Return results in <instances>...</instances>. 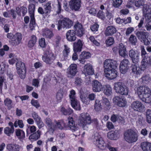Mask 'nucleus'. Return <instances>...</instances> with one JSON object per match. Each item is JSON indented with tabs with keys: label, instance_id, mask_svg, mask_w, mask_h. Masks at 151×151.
Returning a JSON list of instances; mask_svg holds the SVG:
<instances>
[{
	"label": "nucleus",
	"instance_id": "nucleus-1",
	"mask_svg": "<svg viewBox=\"0 0 151 151\" xmlns=\"http://www.w3.org/2000/svg\"><path fill=\"white\" fill-rule=\"evenodd\" d=\"M104 75L109 79H113L117 76L115 70L117 67L116 61L112 59L106 60L104 63Z\"/></svg>",
	"mask_w": 151,
	"mask_h": 151
},
{
	"label": "nucleus",
	"instance_id": "nucleus-2",
	"mask_svg": "<svg viewBox=\"0 0 151 151\" xmlns=\"http://www.w3.org/2000/svg\"><path fill=\"white\" fill-rule=\"evenodd\" d=\"M135 91L142 101L148 104L151 102V91L149 87L140 86L137 88Z\"/></svg>",
	"mask_w": 151,
	"mask_h": 151
},
{
	"label": "nucleus",
	"instance_id": "nucleus-3",
	"mask_svg": "<svg viewBox=\"0 0 151 151\" xmlns=\"http://www.w3.org/2000/svg\"><path fill=\"white\" fill-rule=\"evenodd\" d=\"M124 137V140L129 143L136 142L138 140V132L135 130L128 129L125 132Z\"/></svg>",
	"mask_w": 151,
	"mask_h": 151
},
{
	"label": "nucleus",
	"instance_id": "nucleus-4",
	"mask_svg": "<svg viewBox=\"0 0 151 151\" xmlns=\"http://www.w3.org/2000/svg\"><path fill=\"white\" fill-rule=\"evenodd\" d=\"M91 122V117L88 113H83L80 114L78 120V124L80 126L83 128Z\"/></svg>",
	"mask_w": 151,
	"mask_h": 151
},
{
	"label": "nucleus",
	"instance_id": "nucleus-5",
	"mask_svg": "<svg viewBox=\"0 0 151 151\" xmlns=\"http://www.w3.org/2000/svg\"><path fill=\"white\" fill-rule=\"evenodd\" d=\"M93 142L98 148L102 150H106L108 145L105 143L100 135L97 133L94 134Z\"/></svg>",
	"mask_w": 151,
	"mask_h": 151
},
{
	"label": "nucleus",
	"instance_id": "nucleus-6",
	"mask_svg": "<svg viewBox=\"0 0 151 151\" xmlns=\"http://www.w3.org/2000/svg\"><path fill=\"white\" fill-rule=\"evenodd\" d=\"M114 89L115 92L122 95H127L129 91L127 88L121 82H117L114 84Z\"/></svg>",
	"mask_w": 151,
	"mask_h": 151
},
{
	"label": "nucleus",
	"instance_id": "nucleus-7",
	"mask_svg": "<svg viewBox=\"0 0 151 151\" xmlns=\"http://www.w3.org/2000/svg\"><path fill=\"white\" fill-rule=\"evenodd\" d=\"M56 58V56L53 54L51 50H46L42 57V60L47 64H51Z\"/></svg>",
	"mask_w": 151,
	"mask_h": 151
},
{
	"label": "nucleus",
	"instance_id": "nucleus-8",
	"mask_svg": "<svg viewBox=\"0 0 151 151\" xmlns=\"http://www.w3.org/2000/svg\"><path fill=\"white\" fill-rule=\"evenodd\" d=\"M72 22L68 18H64L61 21H59L58 22V29L60 30L62 28H69L73 25Z\"/></svg>",
	"mask_w": 151,
	"mask_h": 151
},
{
	"label": "nucleus",
	"instance_id": "nucleus-9",
	"mask_svg": "<svg viewBox=\"0 0 151 151\" xmlns=\"http://www.w3.org/2000/svg\"><path fill=\"white\" fill-rule=\"evenodd\" d=\"M129 56L132 62L137 64L140 60V53L136 50H131L129 52Z\"/></svg>",
	"mask_w": 151,
	"mask_h": 151
},
{
	"label": "nucleus",
	"instance_id": "nucleus-10",
	"mask_svg": "<svg viewBox=\"0 0 151 151\" xmlns=\"http://www.w3.org/2000/svg\"><path fill=\"white\" fill-rule=\"evenodd\" d=\"M136 35L139 39L143 42L145 45H148L150 43V41L147 39L149 35L147 32L138 31L136 33Z\"/></svg>",
	"mask_w": 151,
	"mask_h": 151
},
{
	"label": "nucleus",
	"instance_id": "nucleus-11",
	"mask_svg": "<svg viewBox=\"0 0 151 151\" xmlns=\"http://www.w3.org/2000/svg\"><path fill=\"white\" fill-rule=\"evenodd\" d=\"M113 100L115 104L120 107H125L127 103L126 99L122 96H115L113 98Z\"/></svg>",
	"mask_w": 151,
	"mask_h": 151
},
{
	"label": "nucleus",
	"instance_id": "nucleus-12",
	"mask_svg": "<svg viewBox=\"0 0 151 151\" xmlns=\"http://www.w3.org/2000/svg\"><path fill=\"white\" fill-rule=\"evenodd\" d=\"M77 72V65L75 64H71L67 70L66 74L68 77L73 78Z\"/></svg>",
	"mask_w": 151,
	"mask_h": 151
},
{
	"label": "nucleus",
	"instance_id": "nucleus-13",
	"mask_svg": "<svg viewBox=\"0 0 151 151\" xmlns=\"http://www.w3.org/2000/svg\"><path fill=\"white\" fill-rule=\"evenodd\" d=\"M131 107L134 110L139 112H142L144 110L145 106L141 102L136 101L132 102Z\"/></svg>",
	"mask_w": 151,
	"mask_h": 151
},
{
	"label": "nucleus",
	"instance_id": "nucleus-14",
	"mask_svg": "<svg viewBox=\"0 0 151 151\" xmlns=\"http://www.w3.org/2000/svg\"><path fill=\"white\" fill-rule=\"evenodd\" d=\"M130 63L129 60L126 59H124L121 62L119 66L120 70L122 74H125L129 68Z\"/></svg>",
	"mask_w": 151,
	"mask_h": 151
},
{
	"label": "nucleus",
	"instance_id": "nucleus-15",
	"mask_svg": "<svg viewBox=\"0 0 151 151\" xmlns=\"http://www.w3.org/2000/svg\"><path fill=\"white\" fill-rule=\"evenodd\" d=\"M81 0H71L69 2V5L72 10L77 11L81 7Z\"/></svg>",
	"mask_w": 151,
	"mask_h": 151
},
{
	"label": "nucleus",
	"instance_id": "nucleus-16",
	"mask_svg": "<svg viewBox=\"0 0 151 151\" xmlns=\"http://www.w3.org/2000/svg\"><path fill=\"white\" fill-rule=\"evenodd\" d=\"M92 89L93 92H99L103 89V86L101 83L98 81H94L92 83Z\"/></svg>",
	"mask_w": 151,
	"mask_h": 151
},
{
	"label": "nucleus",
	"instance_id": "nucleus-17",
	"mask_svg": "<svg viewBox=\"0 0 151 151\" xmlns=\"http://www.w3.org/2000/svg\"><path fill=\"white\" fill-rule=\"evenodd\" d=\"M45 122L48 127V132L51 134H53V129L54 128L55 126H54V121H52L51 119L47 117L45 119Z\"/></svg>",
	"mask_w": 151,
	"mask_h": 151
},
{
	"label": "nucleus",
	"instance_id": "nucleus-18",
	"mask_svg": "<svg viewBox=\"0 0 151 151\" xmlns=\"http://www.w3.org/2000/svg\"><path fill=\"white\" fill-rule=\"evenodd\" d=\"M68 126L73 132H74L78 130L77 125L75 124L74 121L72 117L69 116L68 118Z\"/></svg>",
	"mask_w": 151,
	"mask_h": 151
},
{
	"label": "nucleus",
	"instance_id": "nucleus-19",
	"mask_svg": "<svg viewBox=\"0 0 151 151\" xmlns=\"http://www.w3.org/2000/svg\"><path fill=\"white\" fill-rule=\"evenodd\" d=\"M55 128L53 129V133L55 130L57 128L62 129L66 127V124L64 122L63 120H60L58 121L54 120Z\"/></svg>",
	"mask_w": 151,
	"mask_h": 151
},
{
	"label": "nucleus",
	"instance_id": "nucleus-20",
	"mask_svg": "<svg viewBox=\"0 0 151 151\" xmlns=\"http://www.w3.org/2000/svg\"><path fill=\"white\" fill-rule=\"evenodd\" d=\"M116 29L114 26H110L106 27L104 34L106 36H111L116 33Z\"/></svg>",
	"mask_w": 151,
	"mask_h": 151
},
{
	"label": "nucleus",
	"instance_id": "nucleus-21",
	"mask_svg": "<svg viewBox=\"0 0 151 151\" xmlns=\"http://www.w3.org/2000/svg\"><path fill=\"white\" fill-rule=\"evenodd\" d=\"M91 55L89 52L83 51L79 55V60L81 63L84 64L86 62L85 59L90 58Z\"/></svg>",
	"mask_w": 151,
	"mask_h": 151
},
{
	"label": "nucleus",
	"instance_id": "nucleus-22",
	"mask_svg": "<svg viewBox=\"0 0 151 151\" xmlns=\"http://www.w3.org/2000/svg\"><path fill=\"white\" fill-rule=\"evenodd\" d=\"M22 39V35L20 33H16L13 35L12 40V44L13 45H17L20 43Z\"/></svg>",
	"mask_w": 151,
	"mask_h": 151
},
{
	"label": "nucleus",
	"instance_id": "nucleus-23",
	"mask_svg": "<svg viewBox=\"0 0 151 151\" xmlns=\"http://www.w3.org/2000/svg\"><path fill=\"white\" fill-rule=\"evenodd\" d=\"M75 34L76 33L74 30H68L66 33V39L70 41H74L76 38Z\"/></svg>",
	"mask_w": 151,
	"mask_h": 151
},
{
	"label": "nucleus",
	"instance_id": "nucleus-24",
	"mask_svg": "<svg viewBox=\"0 0 151 151\" xmlns=\"http://www.w3.org/2000/svg\"><path fill=\"white\" fill-rule=\"evenodd\" d=\"M70 49L69 47L66 45H64V49L62 52L63 58L61 59V60L63 61L67 59L70 53Z\"/></svg>",
	"mask_w": 151,
	"mask_h": 151
},
{
	"label": "nucleus",
	"instance_id": "nucleus-25",
	"mask_svg": "<svg viewBox=\"0 0 151 151\" xmlns=\"http://www.w3.org/2000/svg\"><path fill=\"white\" fill-rule=\"evenodd\" d=\"M83 72L86 74L92 75L94 73V70L91 65L87 64L84 67Z\"/></svg>",
	"mask_w": 151,
	"mask_h": 151
},
{
	"label": "nucleus",
	"instance_id": "nucleus-26",
	"mask_svg": "<svg viewBox=\"0 0 151 151\" xmlns=\"http://www.w3.org/2000/svg\"><path fill=\"white\" fill-rule=\"evenodd\" d=\"M82 41L80 40H78L77 42H75L73 45L74 52H80L83 46Z\"/></svg>",
	"mask_w": 151,
	"mask_h": 151
},
{
	"label": "nucleus",
	"instance_id": "nucleus-27",
	"mask_svg": "<svg viewBox=\"0 0 151 151\" xmlns=\"http://www.w3.org/2000/svg\"><path fill=\"white\" fill-rule=\"evenodd\" d=\"M118 51L120 56L124 57L127 55V52L125 46L122 43L119 45Z\"/></svg>",
	"mask_w": 151,
	"mask_h": 151
},
{
	"label": "nucleus",
	"instance_id": "nucleus-28",
	"mask_svg": "<svg viewBox=\"0 0 151 151\" xmlns=\"http://www.w3.org/2000/svg\"><path fill=\"white\" fill-rule=\"evenodd\" d=\"M72 107L76 110L81 109V106L79 102L76 99L70 101Z\"/></svg>",
	"mask_w": 151,
	"mask_h": 151
},
{
	"label": "nucleus",
	"instance_id": "nucleus-29",
	"mask_svg": "<svg viewBox=\"0 0 151 151\" xmlns=\"http://www.w3.org/2000/svg\"><path fill=\"white\" fill-rule=\"evenodd\" d=\"M119 137V133L117 131H110L107 133V137L111 139H116Z\"/></svg>",
	"mask_w": 151,
	"mask_h": 151
},
{
	"label": "nucleus",
	"instance_id": "nucleus-30",
	"mask_svg": "<svg viewBox=\"0 0 151 151\" xmlns=\"http://www.w3.org/2000/svg\"><path fill=\"white\" fill-rule=\"evenodd\" d=\"M6 147L10 151H19L20 147L17 145L9 144L7 145Z\"/></svg>",
	"mask_w": 151,
	"mask_h": 151
},
{
	"label": "nucleus",
	"instance_id": "nucleus-31",
	"mask_svg": "<svg viewBox=\"0 0 151 151\" xmlns=\"http://www.w3.org/2000/svg\"><path fill=\"white\" fill-rule=\"evenodd\" d=\"M132 73L137 75H140L143 71L141 69L140 67L138 66L137 64L132 65Z\"/></svg>",
	"mask_w": 151,
	"mask_h": 151
},
{
	"label": "nucleus",
	"instance_id": "nucleus-32",
	"mask_svg": "<svg viewBox=\"0 0 151 151\" xmlns=\"http://www.w3.org/2000/svg\"><path fill=\"white\" fill-rule=\"evenodd\" d=\"M37 40V38L35 35H32L31 36L28 42V47L29 48H32L33 47L35 44Z\"/></svg>",
	"mask_w": 151,
	"mask_h": 151
},
{
	"label": "nucleus",
	"instance_id": "nucleus-33",
	"mask_svg": "<svg viewBox=\"0 0 151 151\" xmlns=\"http://www.w3.org/2000/svg\"><path fill=\"white\" fill-rule=\"evenodd\" d=\"M9 58H10L9 60V63L11 65L14 64L18 60V59L17 56L12 53H10L9 55Z\"/></svg>",
	"mask_w": 151,
	"mask_h": 151
},
{
	"label": "nucleus",
	"instance_id": "nucleus-34",
	"mask_svg": "<svg viewBox=\"0 0 151 151\" xmlns=\"http://www.w3.org/2000/svg\"><path fill=\"white\" fill-rule=\"evenodd\" d=\"M104 92L105 95L109 96L112 94V89L110 86L106 85L104 86Z\"/></svg>",
	"mask_w": 151,
	"mask_h": 151
},
{
	"label": "nucleus",
	"instance_id": "nucleus-35",
	"mask_svg": "<svg viewBox=\"0 0 151 151\" xmlns=\"http://www.w3.org/2000/svg\"><path fill=\"white\" fill-rule=\"evenodd\" d=\"M14 132V129L10 128L9 127H5L4 130V133L6 135L9 136L11 134L13 133Z\"/></svg>",
	"mask_w": 151,
	"mask_h": 151
},
{
	"label": "nucleus",
	"instance_id": "nucleus-36",
	"mask_svg": "<svg viewBox=\"0 0 151 151\" xmlns=\"http://www.w3.org/2000/svg\"><path fill=\"white\" fill-rule=\"evenodd\" d=\"M94 109L97 111H99L102 109V105L99 100H96L94 105Z\"/></svg>",
	"mask_w": 151,
	"mask_h": 151
},
{
	"label": "nucleus",
	"instance_id": "nucleus-37",
	"mask_svg": "<svg viewBox=\"0 0 151 151\" xmlns=\"http://www.w3.org/2000/svg\"><path fill=\"white\" fill-rule=\"evenodd\" d=\"M142 11L143 14L145 15L151 9V4L148 3L143 6Z\"/></svg>",
	"mask_w": 151,
	"mask_h": 151
},
{
	"label": "nucleus",
	"instance_id": "nucleus-38",
	"mask_svg": "<svg viewBox=\"0 0 151 151\" xmlns=\"http://www.w3.org/2000/svg\"><path fill=\"white\" fill-rule=\"evenodd\" d=\"M35 5L33 4H31L29 5V6L28 11L29 13L30 17H34V11L35 9Z\"/></svg>",
	"mask_w": 151,
	"mask_h": 151
},
{
	"label": "nucleus",
	"instance_id": "nucleus-39",
	"mask_svg": "<svg viewBox=\"0 0 151 151\" xmlns=\"http://www.w3.org/2000/svg\"><path fill=\"white\" fill-rule=\"evenodd\" d=\"M150 143L147 141L143 142L140 144V147L143 151H146Z\"/></svg>",
	"mask_w": 151,
	"mask_h": 151
},
{
	"label": "nucleus",
	"instance_id": "nucleus-40",
	"mask_svg": "<svg viewBox=\"0 0 151 151\" xmlns=\"http://www.w3.org/2000/svg\"><path fill=\"white\" fill-rule=\"evenodd\" d=\"M51 3L47 2L44 6L45 14L46 15H48L50 12L51 9Z\"/></svg>",
	"mask_w": 151,
	"mask_h": 151
},
{
	"label": "nucleus",
	"instance_id": "nucleus-41",
	"mask_svg": "<svg viewBox=\"0 0 151 151\" xmlns=\"http://www.w3.org/2000/svg\"><path fill=\"white\" fill-rule=\"evenodd\" d=\"M16 136L19 138H23L25 137V134L24 131L19 129H16L15 130Z\"/></svg>",
	"mask_w": 151,
	"mask_h": 151
},
{
	"label": "nucleus",
	"instance_id": "nucleus-42",
	"mask_svg": "<svg viewBox=\"0 0 151 151\" xmlns=\"http://www.w3.org/2000/svg\"><path fill=\"white\" fill-rule=\"evenodd\" d=\"M41 132L39 130L30 135L29 137L30 139H32L35 140H37L40 137Z\"/></svg>",
	"mask_w": 151,
	"mask_h": 151
},
{
	"label": "nucleus",
	"instance_id": "nucleus-43",
	"mask_svg": "<svg viewBox=\"0 0 151 151\" xmlns=\"http://www.w3.org/2000/svg\"><path fill=\"white\" fill-rule=\"evenodd\" d=\"M61 111L62 113L64 115H70L73 112V110L71 109H66L63 107L61 108Z\"/></svg>",
	"mask_w": 151,
	"mask_h": 151
},
{
	"label": "nucleus",
	"instance_id": "nucleus-44",
	"mask_svg": "<svg viewBox=\"0 0 151 151\" xmlns=\"http://www.w3.org/2000/svg\"><path fill=\"white\" fill-rule=\"evenodd\" d=\"M30 18L31 20L29 24V28L31 30H33L35 29L37 26L35 23V17Z\"/></svg>",
	"mask_w": 151,
	"mask_h": 151
},
{
	"label": "nucleus",
	"instance_id": "nucleus-45",
	"mask_svg": "<svg viewBox=\"0 0 151 151\" xmlns=\"http://www.w3.org/2000/svg\"><path fill=\"white\" fill-rule=\"evenodd\" d=\"M16 66L17 71L25 68L24 63L20 61H19L16 63Z\"/></svg>",
	"mask_w": 151,
	"mask_h": 151
},
{
	"label": "nucleus",
	"instance_id": "nucleus-46",
	"mask_svg": "<svg viewBox=\"0 0 151 151\" xmlns=\"http://www.w3.org/2000/svg\"><path fill=\"white\" fill-rule=\"evenodd\" d=\"M122 118L120 116H119L115 114H113L111 116V119L113 122H115L117 121L119 122H121Z\"/></svg>",
	"mask_w": 151,
	"mask_h": 151
},
{
	"label": "nucleus",
	"instance_id": "nucleus-47",
	"mask_svg": "<svg viewBox=\"0 0 151 151\" xmlns=\"http://www.w3.org/2000/svg\"><path fill=\"white\" fill-rule=\"evenodd\" d=\"M36 130V128L34 126H29L26 129L27 133L29 134L30 133L35 132Z\"/></svg>",
	"mask_w": 151,
	"mask_h": 151
},
{
	"label": "nucleus",
	"instance_id": "nucleus-48",
	"mask_svg": "<svg viewBox=\"0 0 151 151\" xmlns=\"http://www.w3.org/2000/svg\"><path fill=\"white\" fill-rule=\"evenodd\" d=\"M4 104L8 109H10L12 107V101L9 98H6L4 101Z\"/></svg>",
	"mask_w": 151,
	"mask_h": 151
},
{
	"label": "nucleus",
	"instance_id": "nucleus-49",
	"mask_svg": "<svg viewBox=\"0 0 151 151\" xmlns=\"http://www.w3.org/2000/svg\"><path fill=\"white\" fill-rule=\"evenodd\" d=\"M14 126L15 127H17L18 126L19 128H22L24 125L22 120H17L14 122Z\"/></svg>",
	"mask_w": 151,
	"mask_h": 151
},
{
	"label": "nucleus",
	"instance_id": "nucleus-50",
	"mask_svg": "<svg viewBox=\"0 0 151 151\" xmlns=\"http://www.w3.org/2000/svg\"><path fill=\"white\" fill-rule=\"evenodd\" d=\"M129 41L132 45H135L137 41L136 37L135 35H131L129 38Z\"/></svg>",
	"mask_w": 151,
	"mask_h": 151
},
{
	"label": "nucleus",
	"instance_id": "nucleus-51",
	"mask_svg": "<svg viewBox=\"0 0 151 151\" xmlns=\"http://www.w3.org/2000/svg\"><path fill=\"white\" fill-rule=\"evenodd\" d=\"M145 2L144 0H137L134 2V5L137 8H140L141 6H143L145 5Z\"/></svg>",
	"mask_w": 151,
	"mask_h": 151
},
{
	"label": "nucleus",
	"instance_id": "nucleus-52",
	"mask_svg": "<svg viewBox=\"0 0 151 151\" xmlns=\"http://www.w3.org/2000/svg\"><path fill=\"white\" fill-rule=\"evenodd\" d=\"M146 121L149 123L151 122V110L148 109L146 112Z\"/></svg>",
	"mask_w": 151,
	"mask_h": 151
},
{
	"label": "nucleus",
	"instance_id": "nucleus-53",
	"mask_svg": "<svg viewBox=\"0 0 151 151\" xmlns=\"http://www.w3.org/2000/svg\"><path fill=\"white\" fill-rule=\"evenodd\" d=\"M53 35L52 32L50 30L47 29L45 30L43 33V36L46 37L50 38Z\"/></svg>",
	"mask_w": 151,
	"mask_h": 151
},
{
	"label": "nucleus",
	"instance_id": "nucleus-54",
	"mask_svg": "<svg viewBox=\"0 0 151 151\" xmlns=\"http://www.w3.org/2000/svg\"><path fill=\"white\" fill-rule=\"evenodd\" d=\"M17 72L21 78L24 79L25 78L26 73L25 68L18 71Z\"/></svg>",
	"mask_w": 151,
	"mask_h": 151
},
{
	"label": "nucleus",
	"instance_id": "nucleus-55",
	"mask_svg": "<svg viewBox=\"0 0 151 151\" xmlns=\"http://www.w3.org/2000/svg\"><path fill=\"white\" fill-rule=\"evenodd\" d=\"M69 96L70 101L76 99L75 91L73 89L70 91Z\"/></svg>",
	"mask_w": 151,
	"mask_h": 151
},
{
	"label": "nucleus",
	"instance_id": "nucleus-56",
	"mask_svg": "<svg viewBox=\"0 0 151 151\" xmlns=\"http://www.w3.org/2000/svg\"><path fill=\"white\" fill-rule=\"evenodd\" d=\"M114 42V40L112 37L108 38L106 40L105 43L108 46L112 45Z\"/></svg>",
	"mask_w": 151,
	"mask_h": 151
},
{
	"label": "nucleus",
	"instance_id": "nucleus-57",
	"mask_svg": "<svg viewBox=\"0 0 151 151\" xmlns=\"http://www.w3.org/2000/svg\"><path fill=\"white\" fill-rule=\"evenodd\" d=\"M122 0H113V3L112 4L113 6L114 7H118L122 4Z\"/></svg>",
	"mask_w": 151,
	"mask_h": 151
},
{
	"label": "nucleus",
	"instance_id": "nucleus-58",
	"mask_svg": "<svg viewBox=\"0 0 151 151\" xmlns=\"http://www.w3.org/2000/svg\"><path fill=\"white\" fill-rule=\"evenodd\" d=\"M102 105L108 109L110 106V102L109 100L106 98H103L102 100Z\"/></svg>",
	"mask_w": 151,
	"mask_h": 151
},
{
	"label": "nucleus",
	"instance_id": "nucleus-59",
	"mask_svg": "<svg viewBox=\"0 0 151 151\" xmlns=\"http://www.w3.org/2000/svg\"><path fill=\"white\" fill-rule=\"evenodd\" d=\"M5 66L4 62H0V74H3L4 73L5 70Z\"/></svg>",
	"mask_w": 151,
	"mask_h": 151
},
{
	"label": "nucleus",
	"instance_id": "nucleus-60",
	"mask_svg": "<svg viewBox=\"0 0 151 151\" xmlns=\"http://www.w3.org/2000/svg\"><path fill=\"white\" fill-rule=\"evenodd\" d=\"M31 104L33 106L36 108H38L40 106L39 103L37 100L32 99L31 101Z\"/></svg>",
	"mask_w": 151,
	"mask_h": 151
},
{
	"label": "nucleus",
	"instance_id": "nucleus-61",
	"mask_svg": "<svg viewBox=\"0 0 151 151\" xmlns=\"http://www.w3.org/2000/svg\"><path fill=\"white\" fill-rule=\"evenodd\" d=\"M35 122H36L37 127L39 129L44 127V124L42 121L41 118L40 119H39L35 121Z\"/></svg>",
	"mask_w": 151,
	"mask_h": 151
},
{
	"label": "nucleus",
	"instance_id": "nucleus-62",
	"mask_svg": "<svg viewBox=\"0 0 151 151\" xmlns=\"http://www.w3.org/2000/svg\"><path fill=\"white\" fill-rule=\"evenodd\" d=\"M83 84V81L79 78H75V84L77 86H80Z\"/></svg>",
	"mask_w": 151,
	"mask_h": 151
},
{
	"label": "nucleus",
	"instance_id": "nucleus-63",
	"mask_svg": "<svg viewBox=\"0 0 151 151\" xmlns=\"http://www.w3.org/2000/svg\"><path fill=\"white\" fill-rule=\"evenodd\" d=\"M84 29L83 28L75 32L76 35L79 37H81L84 34Z\"/></svg>",
	"mask_w": 151,
	"mask_h": 151
},
{
	"label": "nucleus",
	"instance_id": "nucleus-64",
	"mask_svg": "<svg viewBox=\"0 0 151 151\" xmlns=\"http://www.w3.org/2000/svg\"><path fill=\"white\" fill-rule=\"evenodd\" d=\"M97 17L102 19H104L105 17L104 13L102 11H99L97 14Z\"/></svg>",
	"mask_w": 151,
	"mask_h": 151
}]
</instances>
